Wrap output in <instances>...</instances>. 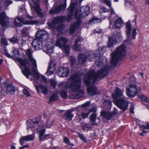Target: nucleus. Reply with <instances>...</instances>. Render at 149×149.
Returning <instances> with one entry per match:
<instances>
[{"label":"nucleus","mask_w":149,"mask_h":149,"mask_svg":"<svg viewBox=\"0 0 149 149\" xmlns=\"http://www.w3.org/2000/svg\"><path fill=\"white\" fill-rule=\"evenodd\" d=\"M110 67L108 65H106L103 68L97 71L96 73L93 70H89L88 74L85 76L83 79V82L87 86L90 85L92 82V84H94L98 78H103L108 73Z\"/></svg>","instance_id":"1"},{"label":"nucleus","mask_w":149,"mask_h":149,"mask_svg":"<svg viewBox=\"0 0 149 149\" xmlns=\"http://www.w3.org/2000/svg\"><path fill=\"white\" fill-rule=\"evenodd\" d=\"M90 8L88 6H83L81 7L79 12L76 11L74 13V17L77 19L76 22L71 25L69 28V33L70 34L73 33L76 29L78 28L81 23V18L87 16L89 14Z\"/></svg>","instance_id":"2"},{"label":"nucleus","mask_w":149,"mask_h":149,"mask_svg":"<svg viewBox=\"0 0 149 149\" xmlns=\"http://www.w3.org/2000/svg\"><path fill=\"white\" fill-rule=\"evenodd\" d=\"M123 92V89L116 88L115 90V93L112 94V96L114 104L121 109L125 111L127 108L128 103L124 99Z\"/></svg>","instance_id":"3"},{"label":"nucleus","mask_w":149,"mask_h":149,"mask_svg":"<svg viewBox=\"0 0 149 149\" xmlns=\"http://www.w3.org/2000/svg\"><path fill=\"white\" fill-rule=\"evenodd\" d=\"M76 5V4L75 3L71 2L70 5L67 9L68 13L67 17L66 18L65 16L56 17L53 19L52 23L49 24V26L54 28H56L55 25L64 22L66 19L67 21L70 22L73 15V12Z\"/></svg>","instance_id":"4"},{"label":"nucleus","mask_w":149,"mask_h":149,"mask_svg":"<svg viewBox=\"0 0 149 149\" xmlns=\"http://www.w3.org/2000/svg\"><path fill=\"white\" fill-rule=\"evenodd\" d=\"M49 38V34L46 31H39L36 33L35 38L33 40L32 45L36 50L41 49L43 47L42 42L47 41Z\"/></svg>","instance_id":"5"},{"label":"nucleus","mask_w":149,"mask_h":149,"mask_svg":"<svg viewBox=\"0 0 149 149\" xmlns=\"http://www.w3.org/2000/svg\"><path fill=\"white\" fill-rule=\"evenodd\" d=\"M70 79L71 81L65 84V88L75 92L81 88L82 79L79 74L76 73L70 76Z\"/></svg>","instance_id":"6"},{"label":"nucleus","mask_w":149,"mask_h":149,"mask_svg":"<svg viewBox=\"0 0 149 149\" xmlns=\"http://www.w3.org/2000/svg\"><path fill=\"white\" fill-rule=\"evenodd\" d=\"M126 49L125 45L122 44L116 49L115 52L112 53L111 62L112 65L114 67L116 66L118 61L125 55Z\"/></svg>","instance_id":"7"},{"label":"nucleus","mask_w":149,"mask_h":149,"mask_svg":"<svg viewBox=\"0 0 149 149\" xmlns=\"http://www.w3.org/2000/svg\"><path fill=\"white\" fill-rule=\"evenodd\" d=\"M18 62L20 64L19 67L22 70V73L27 78H29V76L32 75V74L29 68L26 66L27 65L29 66L30 65L28 60L26 58L24 59H19L18 60Z\"/></svg>","instance_id":"8"},{"label":"nucleus","mask_w":149,"mask_h":149,"mask_svg":"<svg viewBox=\"0 0 149 149\" xmlns=\"http://www.w3.org/2000/svg\"><path fill=\"white\" fill-rule=\"evenodd\" d=\"M68 41V39L65 38L59 37L57 38L55 42L56 45L60 48L63 49L67 54H69L70 49V46L66 44Z\"/></svg>","instance_id":"9"},{"label":"nucleus","mask_w":149,"mask_h":149,"mask_svg":"<svg viewBox=\"0 0 149 149\" xmlns=\"http://www.w3.org/2000/svg\"><path fill=\"white\" fill-rule=\"evenodd\" d=\"M141 91V88L138 86L136 84H130L129 87L127 88L126 89L127 95L130 97H134Z\"/></svg>","instance_id":"10"},{"label":"nucleus","mask_w":149,"mask_h":149,"mask_svg":"<svg viewBox=\"0 0 149 149\" xmlns=\"http://www.w3.org/2000/svg\"><path fill=\"white\" fill-rule=\"evenodd\" d=\"M98 56V54H93V52H89L88 54L87 57L84 54H79L78 59L79 63L80 64H82L85 63L87 58L89 59L90 61H93L94 57H96Z\"/></svg>","instance_id":"11"},{"label":"nucleus","mask_w":149,"mask_h":149,"mask_svg":"<svg viewBox=\"0 0 149 149\" xmlns=\"http://www.w3.org/2000/svg\"><path fill=\"white\" fill-rule=\"evenodd\" d=\"M40 118H39L36 119L35 118L34 120H29L26 121L27 127L26 129L28 131L31 129L33 130H37L38 127H36L38 125H39Z\"/></svg>","instance_id":"12"},{"label":"nucleus","mask_w":149,"mask_h":149,"mask_svg":"<svg viewBox=\"0 0 149 149\" xmlns=\"http://www.w3.org/2000/svg\"><path fill=\"white\" fill-rule=\"evenodd\" d=\"M0 24L5 28H8L10 26L9 18L6 16L5 12H1L0 13Z\"/></svg>","instance_id":"13"},{"label":"nucleus","mask_w":149,"mask_h":149,"mask_svg":"<svg viewBox=\"0 0 149 149\" xmlns=\"http://www.w3.org/2000/svg\"><path fill=\"white\" fill-rule=\"evenodd\" d=\"M66 2L65 1L63 4H61L58 6H53L52 8L49 11V13L50 14H53L57 13L61 10L65 9L66 7Z\"/></svg>","instance_id":"14"},{"label":"nucleus","mask_w":149,"mask_h":149,"mask_svg":"<svg viewBox=\"0 0 149 149\" xmlns=\"http://www.w3.org/2000/svg\"><path fill=\"white\" fill-rule=\"evenodd\" d=\"M70 70L66 67H61L58 71V75L60 77H67L69 74Z\"/></svg>","instance_id":"15"},{"label":"nucleus","mask_w":149,"mask_h":149,"mask_svg":"<svg viewBox=\"0 0 149 149\" xmlns=\"http://www.w3.org/2000/svg\"><path fill=\"white\" fill-rule=\"evenodd\" d=\"M35 138V135L32 134L27 136L21 137L19 139V142L21 145H22L25 141H33Z\"/></svg>","instance_id":"16"},{"label":"nucleus","mask_w":149,"mask_h":149,"mask_svg":"<svg viewBox=\"0 0 149 149\" xmlns=\"http://www.w3.org/2000/svg\"><path fill=\"white\" fill-rule=\"evenodd\" d=\"M56 63L54 61H50L48 69L46 72L47 76L51 75L54 73L56 70Z\"/></svg>","instance_id":"17"},{"label":"nucleus","mask_w":149,"mask_h":149,"mask_svg":"<svg viewBox=\"0 0 149 149\" xmlns=\"http://www.w3.org/2000/svg\"><path fill=\"white\" fill-rule=\"evenodd\" d=\"M18 21L22 23V24L33 25L38 24L39 23V22L37 20H31L29 21L26 20L22 18L17 17Z\"/></svg>","instance_id":"18"},{"label":"nucleus","mask_w":149,"mask_h":149,"mask_svg":"<svg viewBox=\"0 0 149 149\" xmlns=\"http://www.w3.org/2000/svg\"><path fill=\"white\" fill-rule=\"evenodd\" d=\"M130 21H128L126 23V32L127 37L126 41H127L129 42L128 41H130L132 39L130 36V33L131 31V25L130 23Z\"/></svg>","instance_id":"19"},{"label":"nucleus","mask_w":149,"mask_h":149,"mask_svg":"<svg viewBox=\"0 0 149 149\" xmlns=\"http://www.w3.org/2000/svg\"><path fill=\"white\" fill-rule=\"evenodd\" d=\"M45 131L46 130L45 128H42L39 131V138L40 141L47 139V138L49 136V134H45Z\"/></svg>","instance_id":"20"},{"label":"nucleus","mask_w":149,"mask_h":149,"mask_svg":"<svg viewBox=\"0 0 149 149\" xmlns=\"http://www.w3.org/2000/svg\"><path fill=\"white\" fill-rule=\"evenodd\" d=\"M87 90L88 94L91 96H92L98 93L96 87L94 86H88L87 88Z\"/></svg>","instance_id":"21"},{"label":"nucleus","mask_w":149,"mask_h":149,"mask_svg":"<svg viewBox=\"0 0 149 149\" xmlns=\"http://www.w3.org/2000/svg\"><path fill=\"white\" fill-rule=\"evenodd\" d=\"M31 50L30 49H28L27 50V54L29 61L31 62L32 64L35 68L37 67L36 61L33 59L32 56Z\"/></svg>","instance_id":"22"},{"label":"nucleus","mask_w":149,"mask_h":149,"mask_svg":"<svg viewBox=\"0 0 149 149\" xmlns=\"http://www.w3.org/2000/svg\"><path fill=\"white\" fill-rule=\"evenodd\" d=\"M41 117H39L40 118V122L39 123V127L44 128H50L52 126V123H51L49 120H47L45 124L44 123L43 121H41Z\"/></svg>","instance_id":"23"},{"label":"nucleus","mask_w":149,"mask_h":149,"mask_svg":"<svg viewBox=\"0 0 149 149\" xmlns=\"http://www.w3.org/2000/svg\"><path fill=\"white\" fill-rule=\"evenodd\" d=\"M72 111L71 109L67 111L63 115V118L65 120L69 121L71 120L74 115L72 113Z\"/></svg>","instance_id":"24"},{"label":"nucleus","mask_w":149,"mask_h":149,"mask_svg":"<svg viewBox=\"0 0 149 149\" xmlns=\"http://www.w3.org/2000/svg\"><path fill=\"white\" fill-rule=\"evenodd\" d=\"M123 24L122 19L119 17L114 22V26L116 29H120L121 28Z\"/></svg>","instance_id":"25"},{"label":"nucleus","mask_w":149,"mask_h":149,"mask_svg":"<svg viewBox=\"0 0 149 149\" xmlns=\"http://www.w3.org/2000/svg\"><path fill=\"white\" fill-rule=\"evenodd\" d=\"M82 38L81 37H79L77 39L75 42L74 44L73 47V48L74 50L75 51H79L81 50L79 45H78V43L81 41Z\"/></svg>","instance_id":"26"},{"label":"nucleus","mask_w":149,"mask_h":149,"mask_svg":"<svg viewBox=\"0 0 149 149\" xmlns=\"http://www.w3.org/2000/svg\"><path fill=\"white\" fill-rule=\"evenodd\" d=\"M107 62V59L104 58H97L95 61L96 65L97 67L102 66L104 64Z\"/></svg>","instance_id":"27"},{"label":"nucleus","mask_w":149,"mask_h":149,"mask_svg":"<svg viewBox=\"0 0 149 149\" xmlns=\"http://www.w3.org/2000/svg\"><path fill=\"white\" fill-rule=\"evenodd\" d=\"M39 1V0H33V2L34 4V5L30 4V6L31 7V8L32 10H36L37 11H38L39 7V4L38 2Z\"/></svg>","instance_id":"28"},{"label":"nucleus","mask_w":149,"mask_h":149,"mask_svg":"<svg viewBox=\"0 0 149 149\" xmlns=\"http://www.w3.org/2000/svg\"><path fill=\"white\" fill-rule=\"evenodd\" d=\"M101 115L105 118L108 120H109L113 116L112 113H109L106 111H102L101 112Z\"/></svg>","instance_id":"29"},{"label":"nucleus","mask_w":149,"mask_h":149,"mask_svg":"<svg viewBox=\"0 0 149 149\" xmlns=\"http://www.w3.org/2000/svg\"><path fill=\"white\" fill-rule=\"evenodd\" d=\"M6 90L9 93L12 94L14 93L15 91V86L12 84L8 85L7 86Z\"/></svg>","instance_id":"30"},{"label":"nucleus","mask_w":149,"mask_h":149,"mask_svg":"<svg viewBox=\"0 0 149 149\" xmlns=\"http://www.w3.org/2000/svg\"><path fill=\"white\" fill-rule=\"evenodd\" d=\"M96 117L97 114L95 113H93L90 116V120L91 121L93 122V123L90 124L91 125H97L98 124L95 122Z\"/></svg>","instance_id":"31"},{"label":"nucleus","mask_w":149,"mask_h":149,"mask_svg":"<svg viewBox=\"0 0 149 149\" xmlns=\"http://www.w3.org/2000/svg\"><path fill=\"white\" fill-rule=\"evenodd\" d=\"M109 41L108 43V47H112L114 44L116 42V40H115L112 37H108Z\"/></svg>","instance_id":"32"},{"label":"nucleus","mask_w":149,"mask_h":149,"mask_svg":"<svg viewBox=\"0 0 149 149\" xmlns=\"http://www.w3.org/2000/svg\"><path fill=\"white\" fill-rule=\"evenodd\" d=\"M139 126L141 129L145 132H149V122L146 124V125H141Z\"/></svg>","instance_id":"33"},{"label":"nucleus","mask_w":149,"mask_h":149,"mask_svg":"<svg viewBox=\"0 0 149 149\" xmlns=\"http://www.w3.org/2000/svg\"><path fill=\"white\" fill-rule=\"evenodd\" d=\"M89 114L90 112L88 111V109H84L81 114V116L83 118H85L88 117Z\"/></svg>","instance_id":"34"},{"label":"nucleus","mask_w":149,"mask_h":149,"mask_svg":"<svg viewBox=\"0 0 149 149\" xmlns=\"http://www.w3.org/2000/svg\"><path fill=\"white\" fill-rule=\"evenodd\" d=\"M39 87L42 91V93L46 95L48 91L46 86L40 85L39 86Z\"/></svg>","instance_id":"35"},{"label":"nucleus","mask_w":149,"mask_h":149,"mask_svg":"<svg viewBox=\"0 0 149 149\" xmlns=\"http://www.w3.org/2000/svg\"><path fill=\"white\" fill-rule=\"evenodd\" d=\"M84 92L83 90H81L79 91L76 95L75 98H79L84 96Z\"/></svg>","instance_id":"36"},{"label":"nucleus","mask_w":149,"mask_h":149,"mask_svg":"<svg viewBox=\"0 0 149 149\" xmlns=\"http://www.w3.org/2000/svg\"><path fill=\"white\" fill-rule=\"evenodd\" d=\"M33 77L34 78L38 79L40 77V75L38 72V71L36 69H33Z\"/></svg>","instance_id":"37"},{"label":"nucleus","mask_w":149,"mask_h":149,"mask_svg":"<svg viewBox=\"0 0 149 149\" xmlns=\"http://www.w3.org/2000/svg\"><path fill=\"white\" fill-rule=\"evenodd\" d=\"M106 47L103 46L101 47H99L98 49V52L99 53V56L102 55L103 53L105 52L106 51Z\"/></svg>","instance_id":"38"},{"label":"nucleus","mask_w":149,"mask_h":149,"mask_svg":"<svg viewBox=\"0 0 149 149\" xmlns=\"http://www.w3.org/2000/svg\"><path fill=\"white\" fill-rule=\"evenodd\" d=\"M139 97L142 100L146 102H149V98L147 96L144 95H139Z\"/></svg>","instance_id":"39"},{"label":"nucleus","mask_w":149,"mask_h":149,"mask_svg":"<svg viewBox=\"0 0 149 149\" xmlns=\"http://www.w3.org/2000/svg\"><path fill=\"white\" fill-rule=\"evenodd\" d=\"M1 43L5 46L8 45V41L5 37H2L1 39Z\"/></svg>","instance_id":"40"},{"label":"nucleus","mask_w":149,"mask_h":149,"mask_svg":"<svg viewBox=\"0 0 149 149\" xmlns=\"http://www.w3.org/2000/svg\"><path fill=\"white\" fill-rule=\"evenodd\" d=\"M19 50L18 49H14L13 51L12 56L17 57H19Z\"/></svg>","instance_id":"41"},{"label":"nucleus","mask_w":149,"mask_h":149,"mask_svg":"<svg viewBox=\"0 0 149 149\" xmlns=\"http://www.w3.org/2000/svg\"><path fill=\"white\" fill-rule=\"evenodd\" d=\"M57 96L55 94H53L49 99V102L50 103V102L56 101L57 100Z\"/></svg>","instance_id":"42"},{"label":"nucleus","mask_w":149,"mask_h":149,"mask_svg":"<svg viewBox=\"0 0 149 149\" xmlns=\"http://www.w3.org/2000/svg\"><path fill=\"white\" fill-rule=\"evenodd\" d=\"M114 39L116 40V41H117V40H120L122 39V36L121 33H118L116 36H114Z\"/></svg>","instance_id":"43"},{"label":"nucleus","mask_w":149,"mask_h":149,"mask_svg":"<svg viewBox=\"0 0 149 149\" xmlns=\"http://www.w3.org/2000/svg\"><path fill=\"white\" fill-rule=\"evenodd\" d=\"M77 134L79 138L83 141L85 143L87 142V140L86 138H85L84 135L79 132H77Z\"/></svg>","instance_id":"44"},{"label":"nucleus","mask_w":149,"mask_h":149,"mask_svg":"<svg viewBox=\"0 0 149 149\" xmlns=\"http://www.w3.org/2000/svg\"><path fill=\"white\" fill-rule=\"evenodd\" d=\"M61 96L63 98H66L67 96V93L65 91H62L60 92Z\"/></svg>","instance_id":"45"},{"label":"nucleus","mask_w":149,"mask_h":149,"mask_svg":"<svg viewBox=\"0 0 149 149\" xmlns=\"http://www.w3.org/2000/svg\"><path fill=\"white\" fill-rule=\"evenodd\" d=\"M8 40L11 43H17L18 39L17 38L14 37L8 39Z\"/></svg>","instance_id":"46"},{"label":"nucleus","mask_w":149,"mask_h":149,"mask_svg":"<svg viewBox=\"0 0 149 149\" xmlns=\"http://www.w3.org/2000/svg\"><path fill=\"white\" fill-rule=\"evenodd\" d=\"M50 85L53 87V88H55L56 83L54 79H50Z\"/></svg>","instance_id":"47"},{"label":"nucleus","mask_w":149,"mask_h":149,"mask_svg":"<svg viewBox=\"0 0 149 149\" xmlns=\"http://www.w3.org/2000/svg\"><path fill=\"white\" fill-rule=\"evenodd\" d=\"M109 10L106 8L102 6L100 8V11L101 13L108 12Z\"/></svg>","instance_id":"48"},{"label":"nucleus","mask_w":149,"mask_h":149,"mask_svg":"<svg viewBox=\"0 0 149 149\" xmlns=\"http://www.w3.org/2000/svg\"><path fill=\"white\" fill-rule=\"evenodd\" d=\"M27 27H24L21 30V33L22 35H26V32L28 30Z\"/></svg>","instance_id":"49"},{"label":"nucleus","mask_w":149,"mask_h":149,"mask_svg":"<svg viewBox=\"0 0 149 149\" xmlns=\"http://www.w3.org/2000/svg\"><path fill=\"white\" fill-rule=\"evenodd\" d=\"M22 92L24 94L26 95L27 97H29L31 96V94L29 91L26 89H23L22 90Z\"/></svg>","instance_id":"50"},{"label":"nucleus","mask_w":149,"mask_h":149,"mask_svg":"<svg viewBox=\"0 0 149 149\" xmlns=\"http://www.w3.org/2000/svg\"><path fill=\"white\" fill-rule=\"evenodd\" d=\"M65 28V26L63 24H61L57 27L56 29L58 31H60Z\"/></svg>","instance_id":"51"},{"label":"nucleus","mask_w":149,"mask_h":149,"mask_svg":"<svg viewBox=\"0 0 149 149\" xmlns=\"http://www.w3.org/2000/svg\"><path fill=\"white\" fill-rule=\"evenodd\" d=\"M137 34V32L136 31V29H133L132 34V37L133 39H135L136 35Z\"/></svg>","instance_id":"52"},{"label":"nucleus","mask_w":149,"mask_h":149,"mask_svg":"<svg viewBox=\"0 0 149 149\" xmlns=\"http://www.w3.org/2000/svg\"><path fill=\"white\" fill-rule=\"evenodd\" d=\"M14 24L15 26L17 27H21L23 26V24L17 22L15 20L14 22Z\"/></svg>","instance_id":"53"},{"label":"nucleus","mask_w":149,"mask_h":149,"mask_svg":"<svg viewBox=\"0 0 149 149\" xmlns=\"http://www.w3.org/2000/svg\"><path fill=\"white\" fill-rule=\"evenodd\" d=\"M104 2L109 7H110L111 6V3L110 1L108 0H104Z\"/></svg>","instance_id":"54"},{"label":"nucleus","mask_w":149,"mask_h":149,"mask_svg":"<svg viewBox=\"0 0 149 149\" xmlns=\"http://www.w3.org/2000/svg\"><path fill=\"white\" fill-rule=\"evenodd\" d=\"M95 17H93L89 21V22L88 23L89 25H92L93 24H95Z\"/></svg>","instance_id":"55"},{"label":"nucleus","mask_w":149,"mask_h":149,"mask_svg":"<svg viewBox=\"0 0 149 149\" xmlns=\"http://www.w3.org/2000/svg\"><path fill=\"white\" fill-rule=\"evenodd\" d=\"M53 52V50L51 47H49L47 49L46 53L48 54H50L52 53Z\"/></svg>","instance_id":"56"},{"label":"nucleus","mask_w":149,"mask_h":149,"mask_svg":"<svg viewBox=\"0 0 149 149\" xmlns=\"http://www.w3.org/2000/svg\"><path fill=\"white\" fill-rule=\"evenodd\" d=\"M131 107L130 108V112L132 113L133 114L134 113V105L132 103L131 105Z\"/></svg>","instance_id":"57"},{"label":"nucleus","mask_w":149,"mask_h":149,"mask_svg":"<svg viewBox=\"0 0 149 149\" xmlns=\"http://www.w3.org/2000/svg\"><path fill=\"white\" fill-rule=\"evenodd\" d=\"M12 2L10 1H6L4 3V5L6 6H8L9 5L12 3Z\"/></svg>","instance_id":"58"},{"label":"nucleus","mask_w":149,"mask_h":149,"mask_svg":"<svg viewBox=\"0 0 149 149\" xmlns=\"http://www.w3.org/2000/svg\"><path fill=\"white\" fill-rule=\"evenodd\" d=\"M64 141L65 143L68 144H70V142L69 139L68 138L66 137H64Z\"/></svg>","instance_id":"59"},{"label":"nucleus","mask_w":149,"mask_h":149,"mask_svg":"<svg viewBox=\"0 0 149 149\" xmlns=\"http://www.w3.org/2000/svg\"><path fill=\"white\" fill-rule=\"evenodd\" d=\"M70 61L71 65H72L76 62V61L75 59L74 58L71 57L70 59Z\"/></svg>","instance_id":"60"},{"label":"nucleus","mask_w":149,"mask_h":149,"mask_svg":"<svg viewBox=\"0 0 149 149\" xmlns=\"http://www.w3.org/2000/svg\"><path fill=\"white\" fill-rule=\"evenodd\" d=\"M6 56L8 58H11L12 57L8 52L7 50L5 49L4 50Z\"/></svg>","instance_id":"61"},{"label":"nucleus","mask_w":149,"mask_h":149,"mask_svg":"<svg viewBox=\"0 0 149 149\" xmlns=\"http://www.w3.org/2000/svg\"><path fill=\"white\" fill-rule=\"evenodd\" d=\"M97 109L95 107H93L91 108L90 110H88V111L90 112V113L91 112H95L96 111Z\"/></svg>","instance_id":"62"},{"label":"nucleus","mask_w":149,"mask_h":149,"mask_svg":"<svg viewBox=\"0 0 149 149\" xmlns=\"http://www.w3.org/2000/svg\"><path fill=\"white\" fill-rule=\"evenodd\" d=\"M41 80L42 81H44L45 82L47 83V79L43 75H41Z\"/></svg>","instance_id":"63"},{"label":"nucleus","mask_w":149,"mask_h":149,"mask_svg":"<svg viewBox=\"0 0 149 149\" xmlns=\"http://www.w3.org/2000/svg\"><path fill=\"white\" fill-rule=\"evenodd\" d=\"M95 24L101 22V20L100 19L95 17Z\"/></svg>","instance_id":"64"}]
</instances>
